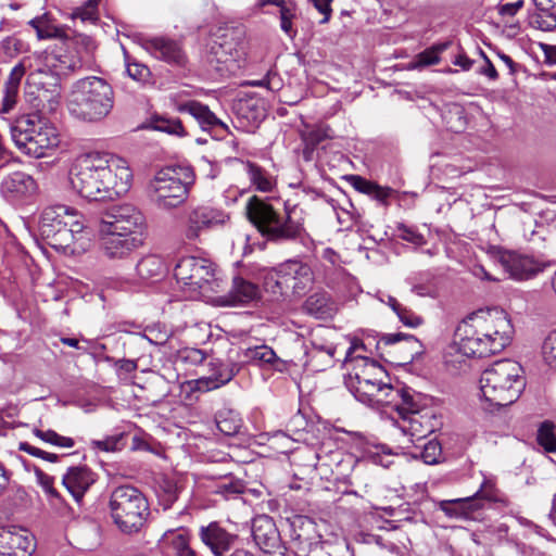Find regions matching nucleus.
Wrapping results in <instances>:
<instances>
[{
    "mask_svg": "<svg viewBox=\"0 0 556 556\" xmlns=\"http://www.w3.org/2000/svg\"><path fill=\"white\" fill-rule=\"evenodd\" d=\"M193 180V173L188 167H165L150 180L148 193L160 208H176L188 199Z\"/></svg>",
    "mask_w": 556,
    "mask_h": 556,
    "instance_id": "obj_8",
    "label": "nucleus"
},
{
    "mask_svg": "<svg viewBox=\"0 0 556 556\" xmlns=\"http://www.w3.org/2000/svg\"><path fill=\"white\" fill-rule=\"evenodd\" d=\"M146 218L132 204L125 203L111 206L102 216L99 231H121L142 237Z\"/></svg>",
    "mask_w": 556,
    "mask_h": 556,
    "instance_id": "obj_13",
    "label": "nucleus"
},
{
    "mask_svg": "<svg viewBox=\"0 0 556 556\" xmlns=\"http://www.w3.org/2000/svg\"><path fill=\"white\" fill-rule=\"evenodd\" d=\"M523 388L522 367L511 359L495 362L480 377L482 396L494 409L515 403Z\"/></svg>",
    "mask_w": 556,
    "mask_h": 556,
    "instance_id": "obj_5",
    "label": "nucleus"
},
{
    "mask_svg": "<svg viewBox=\"0 0 556 556\" xmlns=\"http://www.w3.org/2000/svg\"><path fill=\"white\" fill-rule=\"evenodd\" d=\"M480 336L490 339L503 351L513 340L514 327L507 313L501 308H481L466 317Z\"/></svg>",
    "mask_w": 556,
    "mask_h": 556,
    "instance_id": "obj_10",
    "label": "nucleus"
},
{
    "mask_svg": "<svg viewBox=\"0 0 556 556\" xmlns=\"http://www.w3.org/2000/svg\"><path fill=\"white\" fill-rule=\"evenodd\" d=\"M293 543L298 556H315L314 553L321 548L319 542L312 543L307 539H302L300 534L294 538Z\"/></svg>",
    "mask_w": 556,
    "mask_h": 556,
    "instance_id": "obj_59",
    "label": "nucleus"
},
{
    "mask_svg": "<svg viewBox=\"0 0 556 556\" xmlns=\"http://www.w3.org/2000/svg\"><path fill=\"white\" fill-rule=\"evenodd\" d=\"M279 213L270 202L256 195L249 198L245 204V214L249 222L257 229L263 238L266 239L267 228Z\"/></svg>",
    "mask_w": 556,
    "mask_h": 556,
    "instance_id": "obj_25",
    "label": "nucleus"
},
{
    "mask_svg": "<svg viewBox=\"0 0 556 556\" xmlns=\"http://www.w3.org/2000/svg\"><path fill=\"white\" fill-rule=\"evenodd\" d=\"M412 292L419 296L434 298L438 293V288L434 277L430 273H422L412 278Z\"/></svg>",
    "mask_w": 556,
    "mask_h": 556,
    "instance_id": "obj_47",
    "label": "nucleus"
},
{
    "mask_svg": "<svg viewBox=\"0 0 556 556\" xmlns=\"http://www.w3.org/2000/svg\"><path fill=\"white\" fill-rule=\"evenodd\" d=\"M264 106L254 100L240 101L237 106V119L240 127L251 131L265 118Z\"/></svg>",
    "mask_w": 556,
    "mask_h": 556,
    "instance_id": "obj_31",
    "label": "nucleus"
},
{
    "mask_svg": "<svg viewBox=\"0 0 556 556\" xmlns=\"http://www.w3.org/2000/svg\"><path fill=\"white\" fill-rule=\"evenodd\" d=\"M353 188L361 193L370 195L376 182L367 180L366 178L358 175H351L348 177Z\"/></svg>",
    "mask_w": 556,
    "mask_h": 556,
    "instance_id": "obj_62",
    "label": "nucleus"
},
{
    "mask_svg": "<svg viewBox=\"0 0 556 556\" xmlns=\"http://www.w3.org/2000/svg\"><path fill=\"white\" fill-rule=\"evenodd\" d=\"M388 402H382L381 405L392 406L406 421L412 415H421V395L406 388H394L392 392H388Z\"/></svg>",
    "mask_w": 556,
    "mask_h": 556,
    "instance_id": "obj_27",
    "label": "nucleus"
},
{
    "mask_svg": "<svg viewBox=\"0 0 556 556\" xmlns=\"http://www.w3.org/2000/svg\"><path fill=\"white\" fill-rule=\"evenodd\" d=\"M418 453L414 454L415 457H420L427 465L438 464L442 456V448L437 440H429L420 446H416Z\"/></svg>",
    "mask_w": 556,
    "mask_h": 556,
    "instance_id": "obj_51",
    "label": "nucleus"
},
{
    "mask_svg": "<svg viewBox=\"0 0 556 556\" xmlns=\"http://www.w3.org/2000/svg\"><path fill=\"white\" fill-rule=\"evenodd\" d=\"M424 415H412L409 418H406V421L401 427L403 432L412 438H416V441L424 440L428 433L433 431L432 425H424ZM412 442H415V440L412 439Z\"/></svg>",
    "mask_w": 556,
    "mask_h": 556,
    "instance_id": "obj_44",
    "label": "nucleus"
},
{
    "mask_svg": "<svg viewBox=\"0 0 556 556\" xmlns=\"http://www.w3.org/2000/svg\"><path fill=\"white\" fill-rule=\"evenodd\" d=\"M252 535L261 549L270 553L279 545L280 536L271 517L262 515L253 519Z\"/></svg>",
    "mask_w": 556,
    "mask_h": 556,
    "instance_id": "obj_28",
    "label": "nucleus"
},
{
    "mask_svg": "<svg viewBox=\"0 0 556 556\" xmlns=\"http://www.w3.org/2000/svg\"><path fill=\"white\" fill-rule=\"evenodd\" d=\"M24 75H25V66L23 63H18L17 65H15L12 68V71L4 84L2 112H5V113L9 112L16 103L20 84H21V80Z\"/></svg>",
    "mask_w": 556,
    "mask_h": 556,
    "instance_id": "obj_35",
    "label": "nucleus"
},
{
    "mask_svg": "<svg viewBox=\"0 0 556 556\" xmlns=\"http://www.w3.org/2000/svg\"><path fill=\"white\" fill-rule=\"evenodd\" d=\"M455 338L458 351L467 357H486L502 352L501 348H495L490 339L480 336L467 318L457 326Z\"/></svg>",
    "mask_w": 556,
    "mask_h": 556,
    "instance_id": "obj_15",
    "label": "nucleus"
},
{
    "mask_svg": "<svg viewBox=\"0 0 556 556\" xmlns=\"http://www.w3.org/2000/svg\"><path fill=\"white\" fill-rule=\"evenodd\" d=\"M37 482L42 488V490L46 492V494L50 498L61 500V495L58 492V490L53 486L54 478L47 475L40 469H36L35 471Z\"/></svg>",
    "mask_w": 556,
    "mask_h": 556,
    "instance_id": "obj_57",
    "label": "nucleus"
},
{
    "mask_svg": "<svg viewBox=\"0 0 556 556\" xmlns=\"http://www.w3.org/2000/svg\"><path fill=\"white\" fill-rule=\"evenodd\" d=\"M260 288L256 283L236 276L232 279V287L228 293V304L240 305L255 301L260 298Z\"/></svg>",
    "mask_w": 556,
    "mask_h": 556,
    "instance_id": "obj_32",
    "label": "nucleus"
},
{
    "mask_svg": "<svg viewBox=\"0 0 556 556\" xmlns=\"http://www.w3.org/2000/svg\"><path fill=\"white\" fill-rule=\"evenodd\" d=\"M244 356L248 361L256 364V365H270L275 366L280 359L277 357L275 351L267 346H254L249 348L244 352Z\"/></svg>",
    "mask_w": 556,
    "mask_h": 556,
    "instance_id": "obj_46",
    "label": "nucleus"
},
{
    "mask_svg": "<svg viewBox=\"0 0 556 556\" xmlns=\"http://www.w3.org/2000/svg\"><path fill=\"white\" fill-rule=\"evenodd\" d=\"M244 167L249 180L256 190L262 192H269L273 190L274 180L263 167L249 161L244 163Z\"/></svg>",
    "mask_w": 556,
    "mask_h": 556,
    "instance_id": "obj_40",
    "label": "nucleus"
},
{
    "mask_svg": "<svg viewBox=\"0 0 556 556\" xmlns=\"http://www.w3.org/2000/svg\"><path fill=\"white\" fill-rule=\"evenodd\" d=\"M500 263L509 273L510 277L517 280H526L543 271L549 263L540 262L531 256L521 255L516 252L505 251L500 255Z\"/></svg>",
    "mask_w": 556,
    "mask_h": 556,
    "instance_id": "obj_20",
    "label": "nucleus"
},
{
    "mask_svg": "<svg viewBox=\"0 0 556 556\" xmlns=\"http://www.w3.org/2000/svg\"><path fill=\"white\" fill-rule=\"evenodd\" d=\"M397 237L402 240L410 242L415 245H422L426 243L425 238L415 228L408 227L404 224H399L396 227Z\"/></svg>",
    "mask_w": 556,
    "mask_h": 556,
    "instance_id": "obj_58",
    "label": "nucleus"
},
{
    "mask_svg": "<svg viewBox=\"0 0 556 556\" xmlns=\"http://www.w3.org/2000/svg\"><path fill=\"white\" fill-rule=\"evenodd\" d=\"M123 434L108 437L103 440H98L93 442V445L104 452H115L121 451L124 446L123 443Z\"/></svg>",
    "mask_w": 556,
    "mask_h": 556,
    "instance_id": "obj_61",
    "label": "nucleus"
},
{
    "mask_svg": "<svg viewBox=\"0 0 556 556\" xmlns=\"http://www.w3.org/2000/svg\"><path fill=\"white\" fill-rule=\"evenodd\" d=\"M328 137L329 136L326 129L323 128H317L305 132L303 135V141L305 143L304 157L309 160V155L315 150V148Z\"/></svg>",
    "mask_w": 556,
    "mask_h": 556,
    "instance_id": "obj_54",
    "label": "nucleus"
},
{
    "mask_svg": "<svg viewBox=\"0 0 556 556\" xmlns=\"http://www.w3.org/2000/svg\"><path fill=\"white\" fill-rule=\"evenodd\" d=\"M207 367V375L197 380V387L202 391L215 390L227 384L240 370L237 363L222 358H212Z\"/></svg>",
    "mask_w": 556,
    "mask_h": 556,
    "instance_id": "obj_21",
    "label": "nucleus"
},
{
    "mask_svg": "<svg viewBox=\"0 0 556 556\" xmlns=\"http://www.w3.org/2000/svg\"><path fill=\"white\" fill-rule=\"evenodd\" d=\"M114 106V90L103 78L90 76L75 81L67 96V109L77 119L97 123Z\"/></svg>",
    "mask_w": 556,
    "mask_h": 556,
    "instance_id": "obj_3",
    "label": "nucleus"
},
{
    "mask_svg": "<svg viewBox=\"0 0 556 556\" xmlns=\"http://www.w3.org/2000/svg\"><path fill=\"white\" fill-rule=\"evenodd\" d=\"M542 355L544 362L556 369V330L549 332L542 344Z\"/></svg>",
    "mask_w": 556,
    "mask_h": 556,
    "instance_id": "obj_56",
    "label": "nucleus"
},
{
    "mask_svg": "<svg viewBox=\"0 0 556 556\" xmlns=\"http://www.w3.org/2000/svg\"><path fill=\"white\" fill-rule=\"evenodd\" d=\"M141 45L151 55L168 64L177 66L186 64V53L176 40L166 37H151L144 38Z\"/></svg>",
    "mask_w": 556,
    "mask_h": 556,
    "instance_id": "obj_22",
    "label": "nucleus"
},
{
    "mask_svg": "<svg viewBox=\"0 0 556 556\" xmlns=\"http://www.w3.org/2000/svg\"><path fill=\"white\" fill-rule=\"evenodd\" d=\"M35 551L34 536L24 529L0 528V556H30Z\"/></svg>",
    "mask_w": 556,
    "mask_h": 556,
    "instance_id": "obj_18",
    "label": "nucleus"
},
{
    "mask_svg": "<svg viewBox=\"0 0 556 556\" xmlns=\"http://www.w3.org/2000/svg\"><path fill=\"white\" fill-rule=\"evenodd\" d=\"M354 346L346 352V361L351 369L344 383L355 399L368 405H381L388 402V392H392V384L386 369L377 362L367 357L351 358Z\"/></svg>",
    "mask_w": 556,
    "mask_h": 556,
    "instance_id": "obj_4",
    "label": "nucleus"
},
{
    "mask_svg": "<svg viewBox=\"0 0 556 556\" xmlns=\"http://www.w3.org/2000/svg\"><path fill=\"white\" fill-rule=\"evenodd\" d=\"M538 444L547 453H556V425L553 421H543L536 432Z\"/></svg>",
    "mask_w": 556,
    "mask_h": 556,
    "instance_id": "obj_45",
    "label": "nucleus"
},
{
    "mask_svg": "<svg viewBox=\"0 0 556 556\" xmlns=\"http://www.w3.org/2000/svg\"><path fill=\"white\" fill-rule=\"evenodd\" d=\"M83 216L73 207L54 204L45 207L39 219V232L52 249L74 253L75 243L83 237Z\"/></svg>",
    "mask_w": 556,
    "mask_h": 556,
    "instance_id": "obj_6",
    "label": "nucleus"
},
{
    "mask_svg": "<svg viewBox=\"0 0 556 556\" xmlns=\"http://www.w3.org/2000/svg\"><path fill=\"white\" fill-rule=\"evenodd\" d=\"M212 53L215 55L217 63H220L224 65V67H219L218 70L223 71H232L235 68V55L232 53V50L229 51L226 50V42H220L218 46L212 47Z\"/></svg>",
    "mask_w": 556,
    "mask_h": 556,
    "instance_id": "obj_55",
    "label": "nucleus"
},
{
    "mask_svg": "<svg viewBox=\"0 0 556 556\" xmlns=\"http://www.w3.org/2000/svg\"><path fill=\"white\" fill-rule=\"evenodd\" d=\"M101 248L110 258H123L142 244V237L121 231H99Z\"/></svg>",
    "mask_w": 556,
    "mask_h": 556,
    "instance_id": "obj_23",
    "label": "nucleus"
},
{
    "mask_svg": "<svg viewBox=\"0 0 556 556\" xmlns=\"http://www.w3.org/2000/svg\"><path fill=\"white\" fill-rule=\"evenodd\" d=\"M126 72L129 77L137 81H144L150 76L149 67L141 63H128Z\"/></svg>",
    "mask_w": 556,
    "mask_h": 556,
    "instance_id": "obj_63",
    "label": "nucleus"
},
{
    "mask_svg": "<svg viewBox=\"0 0 556 556\" xmlns=\"http://www.w3.org/2000/svg\"><path fill=\"white\" fill-rule=\"evenodd\" d=\"M298 16V4L294 0H285L279 7V20L281 30L291 39H293L298 31L293 27V21Z\"/></svg>",
    "mask_w": 556,
    "mask_h": 556,
    "instance_id": "obj_42",
    "label": "nucleus"
},
{
    "mask_svg": "<svg viewBox=\"0 0 556 556\" xmlns=\"http://www.w3.org/2000/svg\"><path fill=\"white\" fill-rule=\"evenodd\" d=\"M108 515L115 529L125 536L144 532L150 517V505L141 490L131 484L114 486L105 497Z\"/></svg>",
    "mask_w": 556,
    "mask_h": 556,
    "instance_id": "obj_2",
    "label": "nucleus"
},
{
    "mask_svg": "<svg viewBox=\"0 0 556 556\" xmlns=\"http://www.w3.org/2000/svg\"><path fill=\"white\" fill-rule=\"evenodd\" d=\"M98 480V475L86 465L70 467L62 477V484L73 496L76 503L80 504L85 494Z\"/></svg>",
    "mask_w": 556,
    "mask_h": 556,
    "instance_id": "obj_24",
    "label": "nucleus"
},
{
    "mask_svg": "<svg viewBox=\"0 0 556 556\" xmlns=\"http://www.w3.org/2000/svg\"><path fill=\"white\" fill-rule=\"evenodd\" d=\"M275 285L281 295H303L314 282V273L307 263L301 260H288L275 270Z\"/></svg>",
    "mask_w": 556,
    "mask_h": 556,
    "instance_id": "obj_12",
    "label": "nucleus"
},
{
    "mask_svg": "<svg viewBox=\"0 0 556 556\" xmlns=\"http://www.w3.org/2000/svg\"><path fill=\"white\" fill-rule=\"evenodd\" d=\"M451 42H440L431 46L430 48L418 53L415 59L408 64L409 70H419L429 65H434L440 62V54L444 52Z\"/></svg>",
    "mask_w": 556,
    "mask_h": 556,
    "instance_id": "obj_39",
    "label": "nucleus"
},
{
    "mask_svg": "<svg viewBox=\"0 0 556 556\" xmlns=\"http://www.w3.org/2000/svg\"><path fill=\"white\" fill-rule=\"evenodd\" d=\"M155 130L164 131L169 135L185 137L187 135L185 127L179 118L157 116L152 121Z\"/></svg>",
    "mask_w": 556,
    "mask_h": 556,
    "instance_id": "obj_50",
    "label": "nucleus"
},
{
    "mask_svg": "<svg viewBox=\"0 0 556 556\" xmlns=\"http://www.w3.org/2000/svg\"><path fill=\"white\" fill-rule=\"evenodd\" d=\"M23 42L15 37H7L0 42V54L14 58L22 51Z\"/></svg>",
    "mask_w": 556,
    "mask_h": 556,
    "instance_id": "obj_60",
    "label": "nucleus"
},
{
    "mask_svg": "<svg viewBox=\"0 0 556 556\" xmlns=\"http://www.w3.org/2000/svg\"><path fill=\"white\" fill-rule=\"evenodd\" d=\"M137 274L143 280L157 279L166 271L164 260L155 254L142 257L137 264Z\"/></svg>",
    "mask_w": 556,
    "mask_h": 556,
    "instance_id": "obj_36",
    "label": "nucleus"
},
{
    "mask_svg": "<svg viewBox=\"0 0 556 556\" xmlns=\"http://www.w3.org/2000/svg\"><path fill=\"white\" fill-rule=\"evenodd\" d=\"M84 65L83 55L70 54H53L51 56V66L53 73L59 77L60 75H68L80 70Z\"/></svg>",
    "mask_w": 556,
    "mask_h": 556,
    "instance_id": "obj_41",
    "label": "nucleus"
},
{
    "mask_svg": "<svg viewBox=\"0 0 556 556\" xmlns=\"http://www.w3.org/2000/svg\"><path fill=\"white\" fill-rule=\"evenodd\" d=\"M466 520H480L483 510L491 503H500L504 506L508 504L506 497L496 488L492 480L484 479L478 491L471 495L464 497Z\"/></svg>",
    "mask_w": 556,
    "mask_h": 556,
    "instance_id": "obj_17",
    "label": "nucleus"
},
{
    "mask_svg": "<svg viewBox=\"0 0 556 556\" xmlns=\"http://www.w3.org/2000/svg\"><path fill=\"white\" fill-rule=\"evenodd\" d=\"M181 492V485L178 484L174 479L164 477L160 480L156 488V497L159 505L164 510L172 508L174 503L178 500Z\"/></svg>",
    "mask_w": 556,
    "mask_h": 556,
    "instance_id": "obj_37",
    "label": "nucleus"
},
{
    "mask_svg": "<svg viewBox=\"0 0 556 556\" xmlns=\"http://www.w3.org/2000/svg\"><path fill=\"white\" fill-rule=\"evenodd\" d=\"M175 110L191 115L202 130L212 134L216 139H223L230 134L228 126L222 122L207 105L195 101H175Z\"/></svg>",
    "mask_w": 556,
    "mask_h": 556,
    "instance_id": "obj_16",
    "label": "nucleus"
},
{
    "mask_svg": "<svg viewBox=\"0 0 556 556\" xmlns=\"http://www.w3.org/2000/svg\"><path fill=\"white\" fill-rule=\"evenodd\" d=\"M216 426L222 433L232 437L239 433L242 427V419L233 410H223L217 415Z\"/></svg>",
    "mask_w": 556,
    "mask_h": 556,
    "instance_id": "obj_43",
    "label": "nucleus"
},
{
    "mask_svg": "<svg viewBox=\"0 0 556 556\" xmlns=\"http://www.w3.org/2000/svg\"><path fill=\"white\" fill-rule=\"evenodd\" d=\"M198 535L214 556H225L238 540L236 533L229 532L218 521L201 526Z\"/></svg>",
    "mask_w": 556,
    "mask_h": 556,
    "instance_id": "obj_19",
    "label": "nucleus"
},
{
    "mask_svg": "<svg viewBox=\"0 0 556 556\" xmlns=\"http://www.w3.org/2000/svg\"><path fill=\"white\" fill-rule=\"evenodd\" d=\"M28 24L36 30L39 39H60L63 41L67 37L68 28L53 24L48 13L30 20Z\"/></svg>",
    "mask_w": 556,
    "mask_h": 556,
    "instance_id": "obj_34",
    "label": "nucleus"
},
{
    "mask_svg": "<svg viewBox=\"0 0 556 556\" xmlns=\"http://www.w3.org/2000/svg\"><path fill=\"white\" fill-rule=\"evenodd\" d=\"M62 42L67 48L75 49V55H83L84 62L89 59L97 48L96 42L91 37L84 34H76L70 28L67 29V37H65Z\"/></svg>",
    "mask_w": 556,
    "mask_h": 556,
    "instance_id": "obj_38",
    "label": "nucleus"
},
{
    "mask_svg": "<svg viewBox=\"0 0 556 556\" xmlns=\"http://www.w3.org/2000/svg\"><path fill=\"white\" fill-rule=\"evenodd\" d=\"M37 189L35 179L24 172L10 174L1 182V193L12 201L28 199L36 194Z\"/></svg>",
    "mask_w": 556,
    "mask_h": 556,
    "instance_id": "obj_26",
    "label": "nucleus"
},
{
    "mask_svg": "<svg viewBox=\"0 0 556 556\" xmlns=\"http://www.w3.org/2000/svg\"><path fill=\"white\" fill-rule=\"evenodd\" d=\"M378 344L392 345L395 352H403L405 355L401 364L412 363L422 353V344L412 334L388 333L381 337Z\"/></svg>",
    "mask_w": 556,
    "mask_h": 556,
    "instance_id": "obj_30",
    "label": "nucleus"
},
{
    "mask_svg": "<svg viewBox=\"0 0 556 556\" xmlns=\"http://www.w3.org/2000/svg\"><path fill=\"white\" fill-rule=\"evenodd\" d=\"M11 137L24 154L39 159L60 143L56 127L38 114H24L11 126Z\"/></svg>",
    "mask_w": 556,
    "mask_h": 556,
    "instance_id": "obj_7",
    "label": "nucleus"
},
{
    "mask_svg": "<svg viewBox=\"0 0 556 556\" xmlns=\"http://www.w3.org/2000/svg\"><path fill=\"white\" fill-rule=\"evenodd\" d=\"M536 5V13L532 16V24L544 31H551L556 28V14L551 12L539 0H533Z\"/></svg>",
    "mask_w": 556,
    "mask_h": 556,
    "instance_id": "obj_49",
    "label": "nucleus"
},
{
    "mask_svg": "<svg viewBox=\"0 0 556 556\" xmlns=\"http://www.w3.org/2000/svg\"><path fill=\"white\" fill-rule=\"evenodd\" d=\"M229 218L225 211L212 205L190 206L185 214L184 238L190 242H198L202 233L223 227Z\"/></svg>",
    "mask_w": 556,
    "mask_h": 556,
    "instance_id": "obj_11",
    "label": "nucleus"
},
{
    "mask_svg": "<svg viewBox=\"0 0 556 556\" xmlns=\"http://www.w3.org/2000/svg\"><path fill=\"white\" fill-rule=\"evenodd\" d=\"M439 509L447 517L466 520L464 497L443 500L439 502Z\"/></svg>",
    "mask_w": 556,
    "mask_h": 556,
    "instance_id": "obj_53",
    "label": "nucleus"
},
{
    "mask_svg": "<svg viewBox=\"0 0 556 556\" xmlns=\"http://www.w3.org/2000/svg\"><path fill=\"white\" fill-rule=\"evenodd\" d=\"M34 434L46 443L59 446V447H65L71 448L74 446L75 442L70 437H63L59 433H56L54 430H40L38 428H35L33 430Z\"/></svg>",
    "mask_w": 556,
    "mask_h": 556,
    "instance_id": "obj_52",
    "label": "nucleus"
},
{
    "mask_svg": "<svg viewBox=\"0 0 556 556\" xmlns=\"http://www.w3.org/2000/svg\"><path fill=\"white\" fill-rule=\"evenodd\" d=\"M174 276L180 287L191 294H205L219 287L213 264L201 257L181 258L174 268Z\"/></svg>",
    "mask_w": 556,
    "mask_h": 556,
    "instance_id": "obj_9",
    "label": "nucleus"
},
{
    "mask_svg": "<svg viewBox=\"0 0 556 556\" xmlns=\"http://www.w3.org/2000/svg\"><path fill=\"white\" fill-rule=\"evenodd\" d=\"M304 309L317 319H328L336 314L337 305L328 293L316 292L306 299Z\"/></svg>",
    "mask_w": 556,
    "mask_h": 556,
    "instance_id": "obj_33",
    "label": "nucleus"
},
{
    "mask_svg": "<svg viewBox=\"0 0 556 556\" xmlns=\"http://www.w3.org/2000/svg\"><path fill=\"white\" fill-rule=\"evenodd\" d=\"M27 83L37 87L38 90L48 91L49 87H58L59 77L50 70L38 68L28 74Z\"/></svg>",
    "mask_w": 556,
    "mask_h": 556,
    "instance_id": "obj_48",
    "label": "nucleus"
},
{
    "mask_svg": "<svg viewBox=\"0 0 556 556\" xmlns=\"http://www.w3.org/2000/svg\"><path fill=\"white\" fill-rule=\"evenodd\" d=\"M523 0H516L514 2L500 3L496 5L498 15L503 18H509L517 14V12L523 7Z\"/></svg>",
    "mask_w": 556,
    "mask_h": 556,
    "instance_id": "obj_64",
    "label": "nucleus"
},
{
    "mask_svg": "<svg viewBox=\"0 0 556 556\" xmlns=\"http://www.w3.org/2000/svg\"><path fill=\"white\" fill-rule=\"evenodd\" d=\"M304 231L303 220L298 217V207L285 205L283 211H279L270 227L267 228L266 240L278 244L294 242Z\"/></svg>",
    "mask_w": 556,
    "mask_h": 556,
    "instance_id": "obj_14",
    "label": "nucleus"
},
{
    "mask_svg": "<svg viewBox=\"0 0 556 556\" xmlns=\"http://www.w3.org/2000/svg\"><path fill=\"white\" fill-rule=\"evenodd\" d=\"M131 179L125 160L104 161L91 154L79 156L68 173L72 190L88 201L114 200L129 190Z\"/></svg>",
    "mask_w": 556,
    "mask_h": 556,
    "instance_id": "obj_1",
    "label": "nucleus"
},
{
    "mask_svg": "<svg viewBox=\"0 0 556 556\" xmlns=\"http://www.w3.org/2000/svg\"><path fill=\"white\" fill-rule=\"evenodd\" d=\"M159 544L168 556H198L190 546L188 530L184 528L167 530L160 539Z\"/></svg>",
    "mask_w": 556,
    "mask_h": 556,
    "instance_id": "obj_29",
    "label": "nucleus"
}]
</instances>
